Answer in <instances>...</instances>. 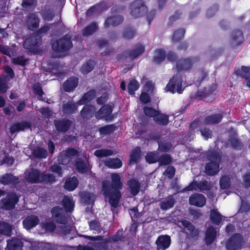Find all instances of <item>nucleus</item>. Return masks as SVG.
<instances>
[{"mask_svg": "<svg viewBox=\"0 0 250 250\" xmlns=\"http://www.w3.org/2000/svg\"><path fill=\"white\" fill-rule=\"evenodd\" d=\"M31 124L29 122L25 121L21 122L12 125L10 127V131L11 134H13L17 132L23 131L25 129L29 128Z\"/></svg>", "mask_w": 250, "mask_h": 250, "instance_id": "nucleus-18", "label": "nucleus"}, {"mask_svg": "<svg viewBox=\"0 0 250 250\" xmlns=\"http://www.w3.org/2000/svg\"><path fill=\"white\" fill-rule=\"evenodd\" d=\"M220 185L221 188H227L230 185L229 178L226 176H223L220 180Z\"/></svg>", "mask_w": 250, "mask_h": 250, "instance_id": "nucleus-56", "label": "nucleus"}, {"mask_svg": "<svg viewBox=\"0 0 250 250\" xmlns=\"http://www.w3.org/2000/svg\"><path fill=\"white\" fill-rule=\"evenodd\" d=\"M95 66V62L92 60H89L83 64L81 68V72L83 74H86L92 71Z\"/></svg>", "mask_w": 250, "mask_h": 250, "instance_id": "nucleus-44", "label": "nucleus"}, {"mask_svg": "<svg viewBox=\"0 0 250 250\" xmlns=\"http://www.w3.org/2000/svg\"><path fill=\"white\" fill-rule=\"evenodd\" d=\"M25 175L26 179L31 183H52L55 181V177L53 174H40L38 170L32 168L26 171Z\"/></svg>", "mask_w": 250, "mask_h": 250, "instance_id": "nucleus-3", "label": "nucleus"}, {"mask_svg": "<svg viewBox=\"0 0 250 250\" xmlns=\"http://www.w3.org/2000/svg\"><path fill=\"white\" fill-rule=\"evenodd\" d=\"M79 181L76 177L69 178L66 180L64 188L69 191H72L77 187Z\"/></svg>", "mask_w": 250, "mask_h": 250, "instance_id": "nucleus-27", "label": "nucleus"}, {"mask_svg": "<svg viewBox=\"0 0 250 250\" xmlns=\"http://www.w3.org/2000/svg\"><path fill=\"white\" fill-rule=\"evenodd\" d=\"M78 78L71 77L65 82L63 85V89L66 92L73 90L78 85Z\"/></svg>", "mask_w": 250, "mask_h": 250, "instance_id": "nucleus-20", "label": "nucleus"}, {"mask_svg": "<svg viewBox=\"0 0 250 250\" xmlns=\"http://www.w3.org/2000/svg\"><path fill=\"white\" fill-rule=\"evenodd\" d=\"M229 142L231 144L232 147L234 148L238 149L241 148V143L237 138H235L234 137H231L229 139Z\"/></svg>", "mask_w": 250, "mask_h": 250, "instance_id": "nucleus-61", "label": "nucleus"}, {"mask_svg": "<svg viewBox=\"0 0 250 250\" xmlns=\"http://www.w3.org/2000/svg\"><path fill=\"white\" fill-rule=\"evenodd\" d=\"M211 186L210 183L206 180H203L198 182L197 181H193V182L187 187L185 189L186 190H199L201 191L204 190H209Z\"/></svg>", "mask_w": 250, "mask_h": 250, "instance_id": "nucleus-11", "label": "nucleus"}, {"mask_svg": "<svg viewBox=\"0 0 250 250\" xmlns=\"http://www.w3.org/2000/svg\"><path fill=\"white\" fill-rule=\"evenodd\" d=\"M182 225L184 227V230L185 232L191 236H194L198 234V231L194 229V226L187 220H183L181 221Z\"/></svg>", "mask_w": 250, "mask_h": 250, "instance_id": "nucleus-25", "label": "nucleus"}, {"mask_svg": "<svg viewBox=\"0 0 250 250\" xmlns=\"http://www.w3.org/2000/svg\"><path fill=\"white\" fill-rule=\"evenodd\" d=\"M95 111V107L91 105H85L81 110V115L84 118H90Z\"/></svg>", "mask_w": 250, "mask_h": 250, "instance_id": "nucleus-34", "label": "nucleus"}, {"mask_svg": "<svg viewBox=\"0 0 250 250\" xmlns=\"http://www.w3.org/2000/svg\"><path fill=\"white\" fill-rule=\"evenodd\" d=\"M33 154L35 157L39 158H44L47 155V150L42 147H38L35 149Z\"/></svg>", "mask_w": 250, "mask_h": 250, "instance_id": "nucleus-48", "label": "nucleus"}, {"mask_svg": "<svg viewBox=\"0 0 250 250\" xmlns=\"http://www.w3.org/2000/svg\"><path fill=\"white\" fill-rule=\"evenodd\" d=\"M221 157L218 153L213 154L211 162L207 164L205 167V173L208 175H214L219 171V163Z\"/></svg>", "mask_w": 250, "mask_h": 250, "instance_id": "nucleus-5", "label": "nucleus"}, {"mask_svg": "<svg viewBox=\"0 0 250 250\" xmlns=\"http://www.w3.org/2000/svg\"><path fill=\"white\" fill-rule=\"evenodd\" d=\"M119 174H111V183L108 181H104L102 183V192L112 207L116 208L121 197L119 189L123 187Z\"/></svg>", "mask_w": 250, "mask_h": 250, "instance_id": "nucleus-1", "label": "nucleus"}, {"mask_svg": "<svg viewBox=\"0 0 250 250\" xmlns=\"http://www.w3.org/2000/svg\"><path fill=\"white\" fill-rule=\"evenodd\" d=\"M216 236V231L212 227H209L206 233L205 241L207 245L211 244Z\"/></svg>", "mask_w": 250, "mask_h": 250, "instance_id": "nucleus-28", "label": "nucleus"}, {"mask_svg": "<svg viewBox=\"0 0 250 250\" xmlns=\"http://www.w3.org/2000/svg\"><path fill=\"white\" fill-rule=\"evenodd\" d=\"M242 236L235 234L226 242V247L227 250H237L242 246Z\"/></svg>", "mask_w": 250, "mask_h": 250, "instance_id": "nucleus-8", "label": "nucleus"}, {"mask_svg": "<svg viewBox=\"0 0 250 250\" xmlns=\"http://www.w3.org/2000/svg\"><path fill=\"white\" fill-rule=\"evenodd\" d=\"M237 76H240L246 80V81L250 79V68L242 66L241 69L236 70L235 71Z\"/></svg>", "mask_w": 250, "mask_h": 250, "instance_id": "nucleus-33", "label": "nucleus"}, {"mask_svg": "<svg viewBox=\"0 0 250 250\" xmlns=\"http://www.w3.org/2000/svg\"><path fill=\"white\" fill-rule=\"evenodd\" d=\"M98 29V26L95 23H92L86 27L83 31L84 36H89L92 35Z\"/></svg>", "mask_w": 250, "mask_h": 250, "instance_id": "nucleus-49", "label": "nucleus"}, {"mask_svg": "<svg viewBox=\"0 0 250 250\" xmlns=\"http://www.w3.org/2000/svg\"><path fill=\"white\" fill-rule=\"evenodd\" d=\"M105 165L109 168L117 169L121 167L122 166V161L118 158H108L104 161Z\"/></svg>", "mask_w": 250, "mask_h": 250, "instance_id": "nucleus-30", "label": "nucleus"}, {"mask_svg": "<svg viewBox=\"0 0 250 250\" xmlns=\"http://www.w3.org/2000/svg\"><path fill=\"white\" fill-rule=\"evenodd\" d=\"M197 61V59L195 58L180 60L176 63L177 69L178 70H187Z\"/></svg>", "mask_w": 250, "mask_h": 250, "instance_id": "nucleus-14", "label": "nucleus"}, {"mask_svg": "<svg viewBox=\"0 0 250 250\" xmlns=\"http://www.w3.org/2000/svg\"><path fill=\"white\" fill-rule=\"evenodd\" d=\"M62 204L67 212L72 211L75 206L74 201L72 198L66 196L63 197L62 201Z\"/></svg>", "mask_w": 250, "mask_h": 250, "instance_id": "nucleus-26", "label": "nucleus"}, {"mask_svg": "<svg viewBox=\"0 0 250 250\" xmlns=\"http://www.w3.org/2000/svg\"><path fill=\"white\" fill-rule=\"evenodd\" d=\"M206 202L205 196L199 193H195L189 197V204L198 207H203Z\"/></svg>", "mask_w": 250, "mask_h": 250, "instance_id": "nucleus-12", "label": "nucleus"}, {"mask_svg": "<svg viewBox=\"0 0 250 250\" xmlns=\"http://www.w3.org/2000/svg\"><path fill=\"white\" fill-rule=\"evenodd\" d=\"M128 188L132 195H136L140 191V183L136 179H131L127 181Z\"/></svg>", "mask_w": 250, "mask_h": 250, "instance_id": "nucleus-24", "label": "nucleus"}, {"mask_svg": "<svg viewBox=\"0 0 250 250\" xmlns=\"http://www.w3.org/2000/svg\"><path fill=\"white\" fill-rule=\"evenodd\" d=\"M210 218L213 224L218 225L221 221L222 216L217 210L212 209L210 211Z\"/></svg>", "mask_w": 250, "mask_h": 250, "instance_id": "nucleus-40", "label": "nucleus"}, {"mask_svg": "<svg viewBox=\"0 0 250 250\" xmlns=\"http://www.w3.org/2000/svg\"><path fill=\"white\" fill-rule=\"evenodd\" d=\"M222 116L220 114H217L207 117L204 123L205 125H212L219 123L221 122Z\"/></svg>", "mask_w": 250, "mask_h": 250, "instance_id": "nucleus-35", "label": "nucleus"}, {"mask_svg": "<svg viewBox=\"0 0 250 250\" xmlns=\"http://www.w3.org/2000/svg\"><path fill=\"white\" fill-rule=\"evenodd\" d=\"M113 151L109 149H99L95 151L94 154L98 157L102 158L111 155Z\"/></svg>", "mask_w": 250, "mask_h": 250, "instance_id": "nucleus-50", "label": "nucleus"}, {"mask_svg": "<svg viewBox=\"0 0 250 250\" xmlns=\"http://www.w3.org/2000/svg\"><path fill=\"white\" fill-rule=\"evenodd\" d=\"M41 226L42 229H44L46 232H52L56 229L55 224L51 222L42 223Z\"/></svg>", "mask_w": 250, "mask_h": 250, "instance_id": "nucleus-55", "label": "nucleus"}, {"mask_svg": "<svg viewBox=\"0 0 250 250\" xmlns=\"http://www.w3.org/2000/svg\"><path fill=\"white\" fill-rule=\"evenodd\" d=\"M130 10L132 16L138 17L147 11V8L144 5L141 0H137L131 4Z\"/></svg>", "mask_w": 250, "mask_h": 250, "instance_id": "nucleus-7", "label": "nucleus"}, {"mask_svg": "<svg viewBox=\"0 0 250 250\" xmlns=\"http://www.w3.org/2000/svg\"><path fill=\"white\" fill-rule=\"evenodd\" d=\"M172 145L169 142H160L159 143V149L163 152H166L169 150Z\"/></svg>", "mask_w": 250, "mask_h": 250, "instance_id": "nucleus-58", "label": "nucleus"}, {"mask_svg": "<svg viewBox=\"0 0 250 250\" xmlns=\"http://www.w3.org/2000/svg\"><path fill=\"white\" fill-rule=\"evenodd\" d=\"M4 72L6 74L4 79V81L8 82L14 77V73L13 69L9 66L4 67Z\"/></svg>", "mask_w": 250, "mask_h": 250, "instance_id": "nucleus-54", "label": "nucleus"}, {"mask_svg": "<svg viewBox=\"0 0 250 250\" xmlns=\"http://www.w3.org/2000/svg\"><path fill=\"white\" fill-rule=\"evenodd\" d=\"M146 159L149 163H154L159 160V155L156 152H150L147 154Z\"/></svg>", "mask_w": 250, "mask_h": 250, "instance_id": "nucleus-51", "label": "nucleus"}, {"mask_svg": "<svg viewBox=\"0 0 250 250\" xmlns=\"http://www.w3.org/2000/svg\"><path fill=\"white\" fill-rule=\"evenodd\" d=\"M175 169L173 167L168 166L164 172V175L169 178H171L174 175Z\"/></svg>", "mask_w": 250, "mask_h": 250, "instance_id": "nucleus-60", "label": "nucleus"}, {"mask_svg": "<svg viewBox=\"0 0 250 250\" xmlns=\"http://www.w3.org/2000/svg\"><path fill=\"white\" fill-rule=\"evenodd\" d=\"M154 120L160 125H166L168 122V117L157 111V113L154 117Z\"/></svg>", "mask_w": 250, "mask_h": 250, "instance_id": "nucleus-41", "label": "nucleus"}, {"mask_svg": "<svg viewBox=\"0 0 250 250\" xmlns=\"http://www.w3.org/2000/svg\"><path fill=\"white\" fill-rule=\"evenodd\" d=\"M157 111H158L155 110L154 109L149 107L145 106L144 108V112L146 116L153 117V118L157 113Z\"/></svg>", "mask_w": 250, "mask_h": 250, "instance_id": "nucleus-59", "label": "nucleus"}, {"mask_svg": "<svg viewBox=\"0 0 250 250\" xmlns=\"http://www.w3.org/2000/svg\"><path fill=\"white\" fill-rule=\"evenodd\" d=\"M18 179L12 174H6L0 178V182L3 185L15 184Z\"/></svg>", "mask_w": 250, "mask_h": 250, "instance_id": "nucleus-36", "label": "nucleus"}, {"mask_svg": "<svg viewBox=\"0 0 250 250\" xmlns=\"http://www.w3.org/2000/svg\"><path fill=\"white\" fill-rule=\"evenodd\" d=\"M112 112V107L109 105H103L100 109L95 113V117L98 119L108 120L109 116Z\"/></svg>", "mask_w": 250, "mask_h": 250, "instance_id": "nucleus-15", "label": "nucleus"}, {"mask_svg": "<svg viewBox=\"0 0 250 250\" xmlns=\"http://www.w3.org/2000/svg\"><path fill=\"white\" fill-rule=\"evenodd\" d=\"M140 149L136 148L133 150L130 156V164L137 162L140 158Z\"/></svg>", "mask_w": 250, "mask_h": 250, "instance_id": "nucleus-46", "label": "nucleus"}, {"mask_svg": "<svg viewBox=\"0 0 250 250\" xmlns=\"http://www.w3.org/2000/svg\"><path fill=\"white\" fill-rule=\"evenodd\" d=\"M18 202V197L15 193L9 194L1 202V207L6 210H11L15 208Z\"/></svg>", "mask_w": 250, "mask_h": 250, "instance_id": "nucleus-9", "label": "nucleus"}, {"mask_svg": "<svg viewBox=\"0 0 250 250\" xmlns=\"http://www.w3.org/2000/svg\"><path fill=\"white\" fill-rule=\"evenodd\" d=\"M201 133L203 137L205 139H208L209 138H211L212 136L211 131L208 128H202L201 129Z\"/></svg>", "mask_w": 250, "mask_h": 250, "instance_id": "nucleus-64", "label": "nucleus"}, {"mask_svg": "<svg viewBox=\"0 0 250 250\" xmlns=\"http://www.w3.org/2000/svg\"><path fill=\"white\" fill-rule=\"evenodd\" d=\"M175 203V201L173 196L169 195L160 202V206L162 210H166L172 208Z\"/></svg>", "mask_w": 250, "mask_h": 250, "instance_id": "nucleus-19", "label": "nucleus"}, {"mask_svg": "<svg viewBox=\"0 0 250 250\" xmlns=\"http://www.w3.org/2000/svg\"><path fill=\"white\" fill-rule=\"evenodd\" d=\"M171 239L169 236L162 235L159 236L156 241L157 250H165L167 249L170 244Z\"/></svg>", "mask_w": 250, "mask_h": 250, "instance_id": "nucleus-16", "label": "nucleus"}, {"mask_svg": "<svg viewBox=\"0 0 250 250\" xmlns=\"http://www.w3.org/2000/svg\"><path fill=\"white\" fill-rule=\"evenodd\" d=\"M232 43L234 45H238L244 40V37L241 31H234L231 35Z\"/></svg>", "mask_w": 250, "mask_h": 250, "instance_id": "nucleus-37", "label": "nucleus"}, {"mask_svg": "<svg viewBox=\"0 0 250 250\" xmlns=\"http://www.w3.org/2000/svg\"><path fill=\"white\" fill-rule=\"evenodd\" d=\"M81 201L85 205H91L94 202L96 198L95 195L89 192H83L81 194Z\"/></svg>", "mask_w": 250, "mask_h": 250, "instance_id": "nucleus-29", "label": "nucleus"}, {"mask_svg": "<svg viewBox=\"0 0 250 250\" xmlns=\"http://www.w3.org/2000/svg\"><path fill=\"white\" fill-rule=\"evenodd\" d=\"M115 129V126L113 125H107L100 127L99 131L101 135H106L110 133Z\"/></svg>", "mask_w": 250, "mask_h": 250, "instance_id": "nucleus-52", "label": "nucleus"}, {"mask_svg": "<svg viewBox=\"0 0 250 250\" xmlns=\"http://www.w3.org/2000/svg\"><path fill=\"white\" fill-rule=\"evenodd\" d=\"M166 57V53L163 50L161 49L156 50L154 52L153 62L156 63H160L165 60Z\"/></svg>", "mask_w": 250, "mask_h": 250, "instance_id": "nucleus-38", "label": "nucleus"}, {"mask_svg": "<svg viewBox=\"0 0 250 250\" xmlns=\"http://www.w3.org/2000/svg\"><path fill=\"white\" fill-rule=\"evenodd\" d=\"M26 59H25L22 56H20L18 57L17 58H14L12 59V62L13 63L16 64H20L21 65H24L26 62Z\"/></svg>", "mask_w": 250, "mask_h": 250, "instance_id": "nucleus-62", "label": "nucleus"}, {"mask_svg": "<svg viewBox=\"0 0 250 250\" xmlns=\"http://www.w3.org/2000/svg\"><path fill=\"white\" fill-rule=\"evenodd\" d=\"M72 44L71 42V37L69 35H65L64 38L54 42L52 44L53 50L58 54L56 57H61L65 55V52L71 48Z\"/></svg>", "mask_w": 250, "mask_h": 250, "instance_id": "nucleus-4", "label": "nucleus"}, {"mask_svg": "<svg viewBox=\"0 0 250 250\" xmlns=\"http://www.w3.org/2000/svg\"><path fill=\"white\" fill-rule=\"evenodd\" d=\"M54 122L56 129L60 132L67 131L71 124V122L68 120L55 121Z\"/></svg>", "mask_w": 250, "mask_h": 250, "instance_id": "nucleus-23", "label": "nucleus"}, {"mask_svg": "<svg viewBox=\"0 0 250 250\" xmlns=\"http://www.w3.org/2000/svg\"><path fill=\"white\" fill-rule=\"evenodd\" d=\"M139 83L136 80H131L128 84V93L130 94H134V92L139 88Z\"/></svg>", "mask_w": 250, "mask_h": 250, "instance_id": "nucleus-47", "label": "nucleus"}, {"mask_svg": "<svg viewBox=\"0 0 250 250\" xmlns=\"http://www.w3.org/2000/svg\"><path fill=\"white\" fill-rule=\"evenodd\" d=\"M123 21V17L116 16L108 18L105 21L104 24L105 27H108L109 25L116 26L121 24Z\"/></svg>", "mask_w": 250, "mask_h": 250, "instance_id": "nucleus-32", "label": "nucleus"}, {"mask_svg": "<svg viewBox=\"0 0 250 250\" xmlns=\"http://www.w3.org/2000/svg\"><path fill=\"white\" fill-rule=\"evenodd\" d=\"M11 231L12 227L9 224L5 222H0V233L10 236L11 234Z\"/></svg>", "mask_w": 250, "mask_h": 250, "instance_id": "nucleus-43", "label": "nucleus"}, {"mask_svg": "<svg viewBox=\"0 0 250 250\" xmlns=\"http://www.w3.org/2000/svg\"><path fill=\"white\" fill-rule=\"evenodd\" d=\"M39 219L37 216L30 215L27 217L23 221V225L26 229H30L36 227L39 223Z\"/></svg>", "mask_w": 250, "mask_h": 250, "instance_id": "nucleus-17", "label": "nucleus"}, {"mask_svg": "<svg viewBox=\"0 0 250 250\" xmlns=\"http://www.w3.org/2000/svg\"><path fill=\"white\" fill-rule=\"evenodd\" d=\"M53 219L60 224L64 225L66 222V217L62 208L56 207L52 209Z\"/></svg>", "mask_w": 250, "mask_h": 250, "instance_id": "nucleus-13", "label": "nucleus"}, {"mask_svg": "<svg viewBox=\"0 0 250 250\" xmlns=\"http://www.w3.org/2000/svg\"><path fill=\"white\" fill-rule=\"evenodd\" d=\"M63 111L66 114H70L77 110L76 105L72 103L68 102L63 106Z\"/></svg>", "mask_w": 250, "mask_h": 250, "instance_id": "nucleus-45", "label": "nucleus"}, {"mask_svg": "<svg viewBox=\"0 0 250 250\" xmlns=\"http://www.w3.org/2000/svg\"><path fill=\"white\" fill-rule=\"evenodd\" d=\"M76 167L77 170L81 173H85L89 169L88 164L81 159H78L77 161Z\"/></svg>", "mask_w": 250, "mask_h": 250, "instance_id": "nucleus-42", "label": "nucleus"}, {"mask_svg": "<svg viewBox=\"0 0 250 250\" xmlns=\"http://www.w3.org/2000/svg\"><path fill=\"white\" fill-rule=\"evenodd\" d=\"M78 156V152L74 148H70L62 151L58 158L60 164L66 165L69 164L73 157Z\"/></svg>", "mask_w": 250, "mask_h": 250, "instance_id": "nucleus-10", "label": "nucleus"}, {"mask_svg": "<svg viewBox=\"0 0 250 250\" xmlns=\"http://www.w3.org/2000/svg\"><path fill=\"white\" fill-rule=\"evenodd\" d=\"M22 243L19 239L13 238L7 241L6 250H21Z\"/></svg>", "mask_w": 250, "mask_h": 250, "instance_id": "nucleus-22", "label": "nucleus"}, {"mask_svg": "<svg viewBox=\"0 0 250 250\" xmlns=\"http://www.w3.org/2000/svg\"><path fill=\"white\" fill-rule=\"evenodd\" d=\"M171 162L170 157L167 154H165L162 156L160 159V164L161 165H168Z\"/></svg>", "mask_w": 250, "mask_h": 250, "instance_id": "nucleus-63", "label": "nucleus"}, {"mask_svg": "<svg viewBox=\"0 0 250 250\" xmlns=\"http://www.w3.org/2000/svg\"><path fill=\"white\" fill-rule=\"evenodd\" d=\"M49 29L48 26H44L41 28L36 35L25 40L23 44V47L28 51L35 53L37 46L41 42V36L47 32Z\"/></svg>", "mask_w": 250, "mask_h": 250, "instance_id": "nucleus-2", "label": "nucleus"}, {"mask_svg": "<svg viewBox=\"0 0 250 250\" xmlns=\"http://www.w3.org/2000/svg\"><path fill=\"white\" fill-rule=\"evenodd\" d=\"M96 96L95 91L94 90L89 91L77 103L78 105H83L89 102L93 99Z\"/></svg>", "mask_w": 250, "mask_h": 250, "instance_id": "nucleus-31", "label": "nucleus"}, {"mask_svg": "<svg viewBox=\"0 0 250 250\" xmlns=\"http://www.w3.org/2000/svg\"><path fill=\"white\" fill-rule=\"evenodd\" d=\"M145 48L143 45H138L130 51L129 57L132 59L137 58L142 54Z\"/></svg>", "mask_w": 250, "mask_h": 250, "instance_id": "nucleus-39", "label": "nucleus"}, {"mask_svg": "<svg viewBox=\"0 0 250 250\" xmlns=\"http://www.w3.org/2000/svg\"><path fill=\"white\" fill-rule=\"evenodd\" d=\"M184 34L185 30L183 29H180L175 31L173 34V41L178 42L181 40L184 37Z\"/></svg>", "mask_w": 250, "mask_h": 250, "instance_id": "nucleus-57", "label": "nucleus"}, {"mask_svg": "<svg viewBox=\"0 0 250 250\" xmlns=\"http://www.w3.org/2000/svg\"><path fill=\"white\" fill-rule=\"evenodd\" d=\"M39 19L35 14L29 15L26 25L28 28L30 30H33L39 26Z\"/></svg>", "mask_w": 250, "mask_h": 250, "instance_id": "nucleus-21", "label": "nucleus"}, {"mask_svg": "<svg viewBox=\"0 0 250 250\" xmlns=\"http://www.w3.org/2000/svg\"><path fill=\"white\" fill-rule=\"evenodd\" d=\"M90 229L95 231V233L101 232L102 228L99 223L96 220H93L89 223Z\"/></svg>", "mask_w": 250, "mask_h": 250, "instance_id": "nucleus-53", "label": "nucleus"}, {"mask_svg": "<svg viewBox=\"0 0 250 250\" xmlns=\"http://www.w3.org/2000/svg\"><path fill=\"white\" fill-rule=\"evenodd\" d=\"M182 78L176 75L170 79L169 83L167 84L166 89L167 91H170L173 93L177 92L181 93L183 90L182 88Z\"/></svg>", "mask_w": 250, "mask_h": 250, "instance_id": "nucleus-6", "label": "nucleus"}]
</instances>
